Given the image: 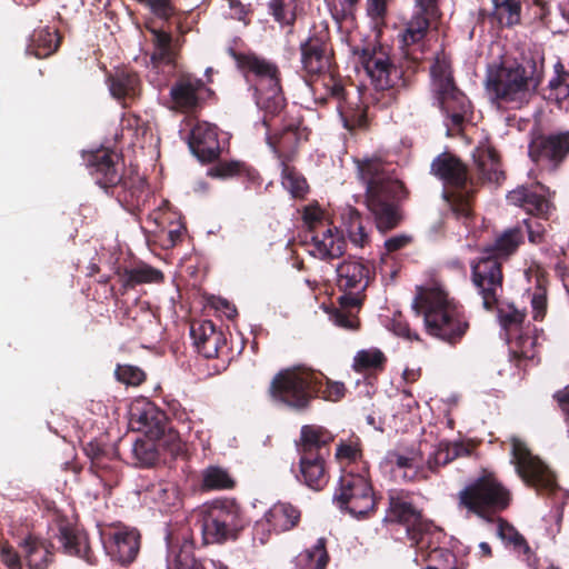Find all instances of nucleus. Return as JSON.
<instances>
[{
	"mask_svg": "<svg viewBox=\"0 0 569 569\" xmlns=\"http://www.w3.org/2000/svg\"><path fill=\"white\" fill-rule=\"evenodd\" d=\"M358 177L365 186V203L377 230L397 229L406 219L403 204L411 192L392 163L378 158L357 160Z\"/></svg>",
	"mask_w": 569,
	"mask_h": 569,
	"instance_id": "obj_1",
	"label": "nucleus"
},
{
	"mask_svg": "<svg viewBox=\"0 0 569 569\" xmlns=\"http://www.w3.org/2000/svg\"><path fill=\"white\" fill-rule=\"evenodd\" d=\"M545 79V57L537 51H522L488 68L485 87L498 108L519 110L537 96Z\"/></svg>",
	"mask_w": 569,
	"mask_h": 569,
	"instance_id": "obj_2",
	"label": "nucleus"
},
{
	"mask_svg": "<svg viewBox=\"0 0 569 569\" xmlns=\"http://www.w3.org/2000/svg\"><path fill=\"white\" fill-rule=\"evenodd\" d=\"M512 501V495L493 472L483 470L470 480L457 495L459 510L488 523H497V536L506 547L518 555L529 556L531 548L526 538L508 520L500 517Z\"/></svg>",
	"mask_w": 569,
	"mask_h": 569,
	"instance_id": "obj_3",
	"label": "nucleus"
},
{
	"mask_svg": "<svg viewBox=\"0 0 569 569\" xmlns=\"http://www.w3.org/2000/svg\"><path fill=\"white\" fill-rule=\"evenodd\" d=\"M523 243L525 229L517 223L497 234L493 242L483 248V256L471 261V282L485 310L497 309L503 293L502 260L516 254Z\"/></svg>",
	"mask_w": 569,
	"mask_h": 569,
	"instance_id": "obj_4",
	"label": "nucleus"
},
{
	"mask_svg": "<svg viewBox=\"0 0 569 569\" xmlns=\"http://www.w3.org/2000/svg\"><path fill=\"white\" fill-rule=\"evenodd\" d=\"M412 308L423 317L428 335L451 346L459 343L469 330L463 307L439 287H419Z\"/></svg>",
	"mask_w": 569,
	"mask_h": 569,
	"instance_id": "obj_5",
	"label": "nucleus"
},
{
	"mask_svg": "<svg viewBox=\"0 0 569 569\" xmlns=\"http://www.w3.org/2000/svg\"><path fill=\"white\" fill-rule=\"evenodd\" d=\"M430 173L447 187L442 197L452 217L469 228L475 221L477 182L468 166L455 153L445 151L432 160Z\"/></svg>",
	"mask_w": 569,
	"mask_h": 569,
	"instance_id": "obj_6",
	"label": "nucleus"
},
{
	"mask_svg": "<svg viewBox=\"0 0 569 569\" xmlns=\"http://www.w3.org/2000/svg\"><path fill=\"white\" fill-rule=\"evenodd\" d=\"M229 54L251 83L256 104L263 113L262 124L269 127V121L279 117L287 106L279 67L253 52H238L230 48Z\"/></svg>",
	"mask_w": 569,
	"mask_h": 569,
	"instance_id": "obj_7",
	"label": "nucleus"
},
{
	"mask_svg": "<svg viewBox=\"0 0 569 569\" xmlns=\"http://www.w3.org/2000/svg\"><path fill=\"white\" fill-rule=\"evenodd\" d=\"M335 436L326 428L317 425H305L297 442L299 453V472L297 480L315 491L322 490L330 476L327 459L330 457V445Z\"/></svg>",
	"mask_w": 569,
	"mask_h": 569,
	"instance_id": "obj_8",
	"label": "nucleus"
},
{
	"mask_svg": "<svg viewBox=\"0 0 569 569\" xmlns=\"http://www.w3.org/2000/svg\"><path fill=\"white\" fill-rule=\"evenodd\" d=\"M431 91L441 112L445 114L448 131H461L471 116V102L456 84L451 61L442 51L430 67Z\"/></svg>",
	"mask_w": 569,
	"mask_h": 569,
	"instance_id": "obj_9",
	"label": "nucleus"
},
{
	"mask_svg": "<svg viewBox=\"0 0 569 569\" xmlns=\"http://www.w3.org/2000/svg\"><path fill=\"white\" fill-rule=\"evenodd\" d=\"M321 376L317 371L295 366L280 370L272 378L268 393L270 398L296 412L310 409L312 401L319 398Z\"/></svg>",
	"mask_w": 569,
	"mask_h": 569,
	"instance_id": "obj_10",
	"label": "nucleus"
},
{
	"mask_svg": "<svg viewBox=\"0 0 569 569\" xmlns=\"http://www.w3.org/2000/svg\"><path fill=\"white\" fill-rule=\"evenodd\" d=\"M383 521L405 527L411 546L430 547L431 538L441 535V530L426 519L422 510L415 505L413 495L402 489L388 491V507Z\"/></svg>",
	"mask_w": 569,
	"mask_h": 569,
	"instance_id": "obj_11",
	"label": "nucleus"
},
{
	"mask_svg": "<svg viewBox=\"0 0 569 569\" xmlns=\"http://www.w3.org/2000/svg\"><path fill=\"white\" fill-rule=\"evenodd\" d=\"M528 157L539 172L558 173L569 160V130H532Z\"/></svg>",
	"mask_w": 569,
	"mask_h": 569,
	"instance_id": "obj_12",
	"label": "nucleus"
},
{
	"mask_svg": "<svg viewBox=\"0 0 569 569\" xmlns=\"http://www.w3.org/2000/svg\"><path fill=\"white\" fill-rule=\"evenodd\" d=\"M335 503L356 518H365L377 510L369 472H356L353 469L342 472L333 496Z\"/></svg>",
	"mask_w": 569,
	"mask_h": 569,
	"instance_id": "obj_13",
	"label": "nucleus"
},
{
	"mask_svg": "<svg viewBox=\"0 0 569 569\" xmlns=\"http://www.w3.org/2000/svg\"><path fill=\"white\" fill-rule=\"evenodd\" d=\"M246 527L242 510L233 500L217 501L203 516L200 530L203 543H221L234 540Z\"/></svg>",
	"mask_w": 569,
	"mask_h": 569,
	"instance_id": "obj_14",
	"label": "nucleus"
},
{
	"mask_svg": "<svg viewBox=\"0 0 569 569\" xmlns=\"http://www.w3.org/2000/svg\"><path fill=\"white\" fill-rule=\"evenodd\" d=\"M511 455L517 473L527 486L538 493H552L558 488L552 471L517 437L511 438Z\"/></svg>",
	"mask_w": 569,
	"mask_h": 569,
	"instance_id": "obj_15",
	"label": "nucleus"
},
{
	"mask_svg": "<svg viewBox=\"0 0 569 569\" xmlns=\"http://www.w3.org/2000/svg\"><path fill=\"white\" fill-rule=\"evenodd\" d=\"M353 54L358 57L377 90H391L402 82V70L391 61L383 46L356 47Z\"/></svg>",
	"mask_w": 569,
	"mask_h": 569,
	"instance_id": "obj_16",
	"label": "nucleus"
},
{
	"mask_svg": "<svg viewBox=\"0 0 569 569\" xmlns=\"http://www.w3.org/2000/svg\"><path fill=\"white\" fill-rule=\"evenodd\" d=\"M267 129L266 140L280 162H290L297 156L302 143L309 140L310 129L305 124L303 117L286 112L280 130L271 132V120Z\"/></svg>",
	"mask_w": 569,
	"mask_h": 569,
	"instance_id": "obj_17",
	"label": "nucleus"
},
{
	"mask_svg": "<svg viewBox=\"0 0 569 569\" xmlns=\"http://www.w3.org/2000/svg\"><path fill=\"white\" fill-rule=\"evenodd\" d=\"M146 29L150 33L151 68L159 70L168 67L174 70L186 43L187 33H178L174 24H158L153 20L146 23Z\"/></svg>",
	"mask_w": 569,
	"mask_h": 569,
	"instance_id": "obj_18",
	"label": "nucleus"
},
{
	"mask_svg": "<svg viewBox=\"0 0 569 569\" xmlns=\"http://www.w3.org/2000/svg\"><path fill=\"white\" fill-rule=\"evenodd\" d=\"M299 51L303 78L337 66L328 27L312 28L300 42Z\"/></svg>",
	"mask_w": 569,
	"mask_h": 569,
	"instance_id": "obj_19",
	"label": "nucleus"
},
{
	"mask_svg": "<svg viewBox=\"0 0 569 569\" xmlns=\"http://www.w3.org/2000/svg\"><path fill=\"white\" fill-rule=\"evenodd\" d=\"M101 540L107 555L122 566L132 563L141 547L139 530L121 523L104 529L101 532Z\"/></svg>",
	"mask_w": 569,
	"mask_h": 569,
	"instance_id": "obj_20",
	"label": "nucleus"
},
{
	"mask_svg": "<svg viewBox=\"0 0 569 569\" xmlns=\"http://www.w3.org/2000/svg\"><path fill=\"white\" fill-rule=\"evenodd\" d=\"M437 20L415 11L405 23L403 30L399 34L400 48L405 59L412 64L418 66L425 59V54L429 50L428 34L432 23Z\"/></svg>",
	"mask_w": 569,
	"mask_h": 569,
	"instance_id": "obj_21",
	"label": "nucleus"
},
{
	"mask_svg": "<svg viewBox=\"0 0 569 569\" xmlns=\"http://www.w3.org/2000/svg\"><path fill=\"white\" fill-rule=\"evenodd\" d=\"M437 20L415 11L405 23L403 30L399 34L400 48L405 59L412 64L418 66L425 59V54L429 50L428 34L432 23Z\"/></svg>",
	"mask_w": 569,
	"mask_h": 569,
	"instance_id": "obj_22",
	"label": "nucleus"
},
{
	"mask_svg": "<svg viewBox=\"0 0 569 569\" xmlns=\"http://www.w3.org/2000/svg\"><path fill=\"white\" fill-rule=\"evenodd\" d=\"M337 287L342 296H355L366 300V290L376 279L375 267L363 259H346L338 264Z\"/></svg>",
	"mask_w": 569,
	"mask_h": 569,
	"instance_id": "obj_23",
	"label": "nucleus"
},
{
	"mask_svg": "<svg viewBox=\"0 0 569 569\" xmlns=\"http://www.w3.org/2000/svg\"><path fill=\"white\" fill-rule=\"evenodd\" d=\"M301 519V510L290 502L274 503L263 516L256 522L253 528V537L261 545L268 542L271 532L281 533L295 529Z\"/></svg>",
	"mask_w": 569,
	"mask_h": 569,
	"instance_id": "obj_24",
	"label": "nucleus"
},
{
	"mask_svg": "<svg viewBox=\"0 0 569 569\" xmlns=\"http://www.w3.org/2000/svg\"><path fill=\"white\" fill-rule=\"evenodd\" d=\"M88 167L96 183L106 192L119 189L124 167L121 153L108 148L98 149L89 154Z\"/></svg>",
	"mask_w": 569,
	"mask_h": 569,
	"instance_id": "obj_25",
	"label": "nucleus"
},
{
	"mask_svg": "<svg viewBox=\"0 0 569 569\" xmlns=\"http://www.w3.org/2000/svg\"><path fill=\"white\" fill-rule=\"evenodd\" d=\"M129 426L133 431L143 432L147 438L161 439L167 431L172 439L169 420L164 411L146 400L136 401L129 410Z\"/></svg>",
	"mask_w": 569,
	"mask_h": 569,
	"instance_id": "obj_26",
	"label": "nucleus"
},
{
	"mask_svg": "<svg viewBox=\"0 0 569 569\" xmlns=\"http://www.w3.org/2000/svg\"><path fill=\"white\" fill-rule=\"evenodd\" d=\"M305 81L312 92L315 102L318 104L325 106L329 100L341 103V101L346 100V96H348L338 66L329 68L328 71L306 76Z\"/></svg>",
	"mask_w": 569,
	"mask_h": 569,
	"instance_id": "obj_27",
	"label": "nucleus"
},
{
	"mask_svg": "<svg viewBox=\"0 0 569 569\" xmlns=\"http://www.w3.org/2000/svg\"><path fill=\"white\" fill-rule=\"evenodd\" d=\"M188 146L198 160L210 163L219 159L221 147L217 126L197 122L188 136Z\"/></svg>",
	"mask_w": 569,
	"mask_h": 569,
	"instance_id": "obj_28",
	"label": "nucleus"
},
{
	"mask_svg": "<svg viewBox=\"0 0 569 569\" xmlns=\"http://www.w3.org/2000/svg\"><path fill=\"white\" fill-rule=\"evenodd\" d=\"M167 569H204L193 555L194 543L189 530L167 536Z\"/></svg>",
	"mask_w": 569,
	"mask_h": 569,
	"instance_id": "obj_29",
	"label": "nucleus"
},
{
	"mask_svg": "<svg viewBox=\"0 0 569 569\" xmlns=\"http://www.w3.org/2000/svg\"><path fill=\"white\" fill-rule=\"evenodd\" d=\"M475 174L477 188L482 183L500 184L506 174L502 170L501 159L495 147L482 144L473 151Z\"/></svg>",
	"mask_w": 569,
	"mask_h": 569,
	"instance_id": "obj_30",
	"label": "nucleus"
},
{
	"mask_svg": "<svg viewBox=\"0 0 569 569\" xmlns=\"http://www.w3.org/2000/svg\"><path fill=\"white\" fill-rule=\"evenodd\" d=\"M53 538L60 543L64 553L82 558L90 565L96 562L87 537L67 519L57 521Z\"/></svg>",
	"mask_w": 569,
	"mask_h": 569,
	"instance_id": "obj_31",
	"label": "nucleus"
},
{
	"mask_svg": "<svg viewBox=\"0 0 569 569\" xmlns=\"http://www.w3.org/2000/svg\"><path fill=\"white\" fill-rule=\"evenodd\" d=\"M308 251L320 260L340 258L346 251V240L335 228L329 227L321 231L310 233L308 237Z\"/></svg>",
	"mask_w": 569,
	"mask_h": 569,
	"instance_id": "obj_32",
	"label": "nucleus"
},
{
	"mask_svg": "<svg viewBox=\"0 0 569 569\" xmlns=\"http://www.w3.org/2000/svg\"><path fill=\"white\" fill-rule=\"evenodd\" d=\"M28 569H50L54 563V546L44 538L28 535L19 542Z\"/></svg>",
	"mask_w": 569,
	"mask_h": 569,
	"instance_id": "obj_33",
	"label": "nucleus"
},
{
	"mask_svg": "<svg viewBox=\"0 0 569 569\" xmlns=\"http://www.w3.org/2000/svg\"><path fill=\"white\" fill-rule=\"evenodd\" d=\"M204 83L192 74H181L170 88V98L173 109L181 112H191L199 106V92Z\"/></svg>",
	"mask_w": 569,
	"mask_h": 569,
	"instance_id": "obj_34",
	"label": "nucleus"
},
{
	"mask_svg": "<svg viewBox=\"0 0 569 569\" xmlns=\"http://www.w3.org/2000/svg\"><path fill=\"white\" fill-rule=\"evenodd\" d=\"M507 199L511 204L522 208L528 214L543 220H548L556 210L555 204L547 197L527 187H519L510 191Z\"/></svg>",
	"mask_w": 569,
	"mask_h": 569,
	"instance_id": "obj_35",
	"label": "nucleus"
},
{
	"mask_svg": "<svg viewBox=\"0 0 569 569\" xmlns=\"http://www.w3.org/2000/svg\"><path fill=\"white\" fill-rule=\"evenodd\" d=\"M117 274L120 288L116 291L114 287H111L110 292L112 297L123 296L128 290L142 283H159L163 281V273L159 269L144 263L123 268L122 270L119 269Z\"/></svg>",
	"mask_w": 569,
	"mask_h": 569,
	"instance_id": "obj_36",
	"label": "nucleus"
},
{
	"mask_svg": "<svg viewBox=\"0 0 569 569\" xmlns=\"http://www.w3.org/2000/svg\"><path fill=\"white\" fill-rule=\"evenodd\" d=\"M109 80L111 94L121 100L123 107H127L128 101H133L141 93L139 74L131 69H117Z\"/></svg>",
	"mask_w": 569,
	"mask_h": 569,
	"instance_id": "obj_37",
	"label": "nucleus"
},
{
	"mask_svg": "<svg viewBox=\"0 0 569 569\" xmlns=\"http://www.w3.org/2000/svg\"><path fill=\"white\" fill-rule=\"evenodd\" d=\"M148 9L159 20L158 24H174L178 33H188L192 29L188 22L189 12L178 9L173 0H150Z\"/></svg>",
	"mask_w": 569,
	"mask_h": 569,
	"instance_id": "obj_38",
	"label": "nucleus"
},
{
	"mask_svg": "<svg viewBox=\"0 0 569 569\" xmlns=\"http://www.w3.org/2000/svg\"><path fill=\"white\" fill-rule=\"evenodd\" d=\"M119 189L113 188L110 192L116 196L118 201L128 210L138 209L144 203L147 198V181L139 177L121 178L118 184Z\"/></svg>",
	"mask_w": 569,
	"mask_h": 569,
	"instance_id": "obj_39",
	"label": "nucleus"
},
{
	"mask_svg": "<svg viewBox=\"0 0 569 569\" xmlns=\"http://www.w3.org/2000/svg\"><path fill=\"white\" fill-rule=\"evenodd\" d=\"M338 307H335L329 312L330 320L339 328L358 330L360 327L358 312L363 305L360 298L355 296H340L338 298Z\"/></svg>",
	"mask_w": 569,
	"mask_h": 569,
	"instance_id": "obj_40",
	"label": "nucleus"
},
{
	"mask_svg": "<svg viewBox=\"0 0 569 569\" xmlns=\"http://www.w3.org/2000/svg\"><path fill=\"white\" fill-rule=\"evenodd\" d=\"M124 325L133 330L141 340L151 341L159 332V320L156 315L143 308L128 309Z\"/></svg>",
	"mask_w": 569,
	"mask_h": 569,
	"instance_id": "obj_41",
	"label": "nucleus"
},
{
	"mask_svg": "<svg viewBox=\"0 0 569 569\" xmlns=\"http://www.w3.org/2000/svg\"><path fill=\"white\" fill-rule=\"evenodd\" d=\"M336 460L343 471L353 469L356 472H369L368 462L363 459L362 445L359 438L340 440L337 445Z\"/></svg>",
	"mask_w": 569,
	"mask_h": 569,
	"instance_id": "obj_42",
	"label": "nucleus"
},
{
	"mask_svg": "<svg viewBox=\"0 0 569 569\" xmlns=\"http://www.w3.org/2000/svg\"><path fill=\"white\" fill-rule=\"evenodd\" d=\"M61 40L62 37L57 29L40 28L32 32L27 51L36 58L43 59L58 50Z\"/></svg>",
	"mask_w": 569,
	"mask_h": 569,
	"instance_id": "obj_43",
	"label": "nucleus"
},
{
	"mask_svg": "<svg viewBox=\"0 0 569 569\" xmlns=\"http://www.w3.org/2000/svg\"><path fill=\"white\" fill-rule=\"evenodd\" d=\"M525 0H492L488 18L500 28H512L521 23Z\"/></svg>",
	"mask_w": 569,
	"mask_h": 569,
	"instance_id": "obj_44",
	"label": "nucleus"
},
{
	"mask_svg": "<svg viewBox=\"0 0 569 569\" xmlns=\"http://www.w3.org/2000/svg\"><path fill=\"white\" fill-rule=\"evenodd\" d=\"M303 0H270L268 11L276 22L282 28H289L288 33L293 32L298 17L303 12Z\"/></svg>",
	"mask_w": 569,
	"mask_h": 569,
	"instance_id": "obj_45",
	"label": "nucleus"
},
{
	"mask_svg": "<svg viewBox=\"0 0 569 569\" xmlns=\"http://www.w3.org/2000/svg\"><path fill=\"white\" fill-rule=\"evenodd\" d=\"M472 447L463 442L440 441L435 452L428 458V467L432 472H437L440 467H445L459 457H469Z\"/></svg>",
	"mask_w": 569,
	"mask_h": 569,
	"instance_id": "obj_46",
	"label": "nucleus"
},
{
	"mask_svg": "<svg viewBox=\"0 0 569 569\" xmlns=\"http://www.w3.org/2000/svg\"><path fill=\"white\" fill-rule=\"evenodd\" d=\"M338 111L343 127L350 132L368 129L369 118L367 106L350 101L348 96H346V100L338 103Z\"/></svg>",
	"mask_w": 569,
	"mask_h": 569,
	"instance_id": "obj_47",
	"label": "nucleus"
},
{
	"mask_svg": "<svg viewBox=\"0 0 569 569\" xmlns=\"http://www.w3.org/2000/svg\"><path fill=\"white\" fill-rule=\"evenodd\" d=\"M208 174L222 179L241 177L251 183H259L260 178L256 169L242 161L237 160L219 161L217 164L209 169Z\"/></svg>",
	"mask_w": 569,
	"mask_h": 569,
	"instance_id": "obj_48",
	"label": "nucleus"
},
{
	"mask_svg": "<svg viewBox=\"0 0 569 569\" xmlns=\"http://www.w3.org/2000/svg\"><path fill=\"white\" fill-rule=\"evenodd\" d=\"M326 545V538H319L312 547L301 551L296 557L297 569H326L330 559Z\"/></svg>",
	"mask_w": 569,
	"mask_h": 569,
	"instance_id": "obj_49",
	"label": "nucleus"
},
{
	"mask_svg": "<svg viewBox=\"0 0 569 569\" xmlns=\"http://www.w3.org/2000/svg\"><path fill=\"white\" fill-rule=\"evenodd\" d=\"M547 89L549 92L547 99L555 101L558 107L569 98V71L560 60L553 64V74Z\"/></svg>",
	"mask_w": 569,
	"mask_h": 569,
	"instance_id": "obj_50",
	"label": "nucleus"
},
{
	"mask_svg": "<svg viewBox=\"0 0 569 569\" xmlns=\"http://www.w3.org/2000/svg\"><path fill=\"white\" fill-rule=\"evenodd\" d=\"M442 537L433 536L431 538V545L429 546H415L417 549L425 551L427 550V560L430 562L428 569H456L451 567L455 561V555L446 548L438 546L439 539Z\"/></svg>",
	"mask_w": 569,
	"mask_h": 569,
	"instance_id": "obj_51",
	"label": "nucleus"
},
{
	"mask_svg": "<svg viewBox=\"0 0 569 569\" xmlns=\"http://www.w3.org/2000/svg\"><path fill=\"white\" fill-rule=\"evenodd\" d=\"M280 166L283 187L289 190L292 197L303 198L309 190L306 178L296 167L290 166V162H280Z\"/></svg>",
	"mask_w": 569,
	"mask_h": 569,
	"instance_id": "obj_52",
	"label": "nucleus"
},
{
	"mask_svg": "<svg viewBox=\"0 0 569 569\" xmlns=\"http://www.w3.org/2000/svg\"><path fill=\"white\" fill-rule=\"evenodd\" d=\"M236 481L230 473L218 466H209L202 472V487L207 490L232 489Z\"/></svg>",
	"mask_w": 569,
	"mask_h": 569,
	"instance_id": "obj_53",
	"label": "nucleus"
},
{
	"mask_svg": "<svg viewBox=\"0 0 569 569\" xmlns=\"http://www.w3.org/2000/svg\"><path fill=\"white\" fill-rule=\"evenodd\" d=\"M157 439H137L132 447V453L137 465L152 467L159 460V452L156 445Z\"/></svg>",
	"mask_w": 569,
	"mask_h": 569,
	"instance_id": "obj_54",
	"label": "nucleus"
},
{
	"mask_svg": "<svg viewBox=\"0 0 569 569\" xmlns=\"http://www.w3.org/2000/svg\"><path fill=\"white\" fill-rule=\"evenodd\" d=\"M360 0H328L332 19L341 27L356 20V11Z\"/></svg>",
	"mask_w": 569,
	"mask_h": 569,
	"instance_id": "obj_55",
	"label": "nucleus"
},
{
	"mask_svg": "<svg viewBox=\"0 0 569 569\" xmlns=\"http://www.w3.org/2000/svg\"><path fill=\"white\" fill-rule=\"evenodd\" d=\"M302 220L308 228L303 243H308V237L310 233L318 232L330 227V224L326 222L325 212L318 203L305 207Z\"/></svg>",
	"mask_w": 569,
	"mask_h": 569,
	"instance_id": "obj_56",
	"label": "nucleus"
},
{
	"mask_svg": "<svg viewBox=\"0 0 569 569\" xmlns=\"http://www.w3.org/2000/svg\"><path fill=\"white\" fill-rule=\"evenodd\" d=\"M386 361V356L379 349L361 350L355 357L353 369L358 372L382 369Z\"/></svg>",
	"mask_w": 569,
	"mask_h": 569,
	"instance_id": "obj_57",
	"label": "nucleus"
},
{
	"mask_svg": "<svg viewBox=\"0 0 569 569\" xmlns=\"http://www.w3.org/2000/svg\"><path fill=\"white\" fill-rule=\"evenodd\" d=\"M531 315L535 321H543L548 311V290L541 282L537 281L530 298Z\"/></svg>",
	"mask_w": 569,
	"mask_h": 569,
	"instance_id": "obj_58",
	"label": "nucleus"
},
{
	"mask_svg": "<svg viewBox=\"0 0 569 569\" xmlns=\"http://www.w3.org/2000/svg\"><path fill=\"white\" fill-rule=\"evenodd\" d=\"M114 377L126 386L138 387L146 381L147 373L138 366L119 363L114 369Z\"/></svg>",
	"mask_w": 569,
	"mask_h": 569,
	"instance_id": "obj_59",
	"label": "nucleus"
},
{
	"mask_svg": "<svg viewBox=\"0 0 569 569\" xmlns=\"http://www.w3.org/2000/svg\"><path fill=\"white\" fill-rule=\"evenodd\" d=\"M347 232L350 241L358 247H365L369 242V234L367 233L362 218L358 210H352L349 213V220L347 223Z\"/></svg>",
	"mask_w": 569,
	"mask_h": 569,
	"instance_id": "obj_60",
	"label": "nucleus"
},
{
	"mask_svg": "<svg viewBox=\"0 0 569 569\" xmlns=\"http://www.w3.org/2000/svg\"><path fill=\"white\" fill-rule=\"evenodd\" d=\"M198 352L208 359L229 356V348L223 332L220 331L210 337V339L198 349Z\"/></svg>",
	"mask_w": 569,
	"mask_h": 569,
	"instance_id": "obj_61",
	"label": "nucleus"
},
{
	"mask_svg": "<svg viewBox=\"0 0 569 569\" xmlns=\"http://www.w3.org/2000/svg\"><path fill=\"white\" fill-rule=\"evenodd\" d=\"M220 331L211 320H193L190 325V336L197 350Z\"/></svg>",
	"mask_w": 569,
	"mask_h": 569,
	"instance_id": "obj_62",
	"label": "nucleus"
},
{
	"mask_svg": "<svg viewBox=\"0 0 569 569\" xmlns=\"http://www.w3.org/2000/svg\"><path fill=\"white\" fill-rule=\"evenodd\" d=\"M317 373L321 376V390H319L320 398L330 402H338L345 398L347 387L343 382L333 381L321 372Z\"/></svg>",
	"mask_w": 569,
	"mask_h": 569,
	"instance_id": "obj_63",
	"label": "nucleus"
},
{
	"mask_svg": "<svg viewBox=\"0 0 569 569\" xmlns=\"http://www.w3.org/2000/svg\"><path fill=\"white\" fill-rule=\"evenodd\" d=\"M527 313L525 310L517 309L515 305H508L506 308L498 309V318L502 328L510 330L519 328L525 319Z\"/></svg>",
	"mask_w": 569,
	"mask_h": 569,
	"instance_id": "obj_64",
	"label": "nucleus"
}]
</instances>
